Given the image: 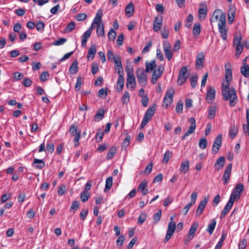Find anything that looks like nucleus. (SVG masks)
<instances>
[{"label": "nucleus", "mask_w": 249, "mask_h": 249, "mask_svg": "<svg viewBox=\"0 0 249 249\" xmlns=\"http://www.w3.org/2000/svg\"><path fill=\"white\" fill-rule=\"evenodd\" d=\"M216 21H218V29L220 36L223 40H226L228 36V30L226 25V15L220 9L215 10L211 18L212 23Z\"/></svg>", "instance_id": "obj_1"}, {"label": "nucleus", "mask_w": 249, "mask_h": 249, "mask_svg": "<svg viewBox=\"0 0 249 249\" xmlns=\"http://www.w3.org/2000/svg\"><path fill=\"white\" fill-rule=\"evenodd\" d=\"M222 95L224 100H229L231 107H234L238 100L235 89L231 87V89L222 90Z\"/></svg>", "instance_id": "obj_2"}, {"label": "nucleus", "mask_w": 249, "mask_h": 249, "mask_svg": "<svg viewBox=\"0 0 249 249\" xmlns=\"http://www.w3.org/2000/svg\"><path fill=\"white\" fill-rule=\"evenodd\" d=\"M125 71L127 75L126 88L131 91H133L136 87V81L134 75L133 69L126 68Z\"/></svg>", "instance_id": "obj_3"}, {"label": "nucleus", "mask_w": 249, "mask_h": 249, "mask_svg": "<svg viewBox=\"0 0 249 249\" xmlns=\"http://www.w3.org/2000/svg\"><path fill=\"white\" fill-rule=\"evenodd\" d=\"M146 72V71L142 68L137 69L136 71V74L138 82L142 87L145 86L147 83Z\"/></svg>", "instance_id": "obj_4"}, {"label": "nucleus", "mask_w": 249, "mask_h": 249, "mask_svg": "<svg viewBox=\"0 0 249 249\" xmlns=\"http://www.w3.org/2000/svg\"><path fill=\"white\" fill-rule=\"evenodd\" d=\"M174 93L175 90L173 88H169L166 90L163 101V106L166 108L170 107L173 103Z\"/></svg>", "instance_id": "obj_5"}, {"label": "nucleus", "mask_w": 249, "mask_h": 249, "mask_svg": "<svg viewBox=\"0 0 249 249\" xmlns=\"http://www.w3.org/2000/svg\"><path fill=\"white\" fill-rule=\"evenodd\" d=\"M175 217L174 216H171L170 217L171 222H170L168 225V228L167 231V233L166 236L164 239V242L165 243L167 242L169 240L172 236L175 229H176V223L173 221Z\"/></svg>", "instance_id": "obj_6"}, {"label": "nucleus", "mask_w": 249, "mask_h": 249, "mask_svg": "<svg viewBox=\"0 0 249 249\" xmlns=\"http://www.w3.org/2000/svg\"><path fill=\"white\" fill-rule=\"evenodd\" d=\"M155 111V107H149L145 112L144 117L142 120L141 124V128H143L151 120L152 116L154 115Z\"/></svg>", "instance_id": "obj_7"}, {"label": "nucleus", "mask_w": 249, "mask_h": 249, "mask_svg": "<svg viewBox=\"0 0 249 249\" xmlns=\"http://www.w3.org/2000/svg\"><path fill=\"white\" fill-rule=\"evenodd\" d=\"M233 45L236 49L235 55L239 57L243 49V45L241 44V36H240L234 37Z\"/></svg>", "instance_id": "obj_8"}, {"label": "nucleus", "mask_w": 249, "mask_h": 249, "mask_svg": "<svg viewBox=\"0 0 249 249\" xmlns=\"http://www.w3.org/2000/svg\"><path fill=\"white\" fill-rule=\"evenodd\" d=\"M70 133L72 136H75L73 141L74 142V145L77 147L79 145V141L81 136V132L77 131V126L72 124L69 130Z\"/></svg>", "instance_id": "obj_9"}, {"label": "nucleus", "mask_w": 249, "mask_h": 249, "mask_svg": "<svg viewBox=\"0 0 249 249\" xmlns=\"http://www.w3.org/2000/svg\"><path fill=\"white\" fill-rule=\"evenodd\" d=\"M164 70V67L162 65H159L157 69L154 70L152 75L151 83L153 84H155L159 78H160Z\"/></svg>", "instance_id": "obj_10"}, {"label": "nucleus", "mask_w": 249, "mask_h": 249, "mask_svg": "<svg viewBox=\"0 0 249 249\" xmlns=\"http://www.w3.org/2000/svg\"><path fill=\"white\" fill-rule=\"evenodd\" d=\"M189 122L191 124L190 126H189L188 130L185 133L183 136H182V139H185L186 137L189 136L195 133V130L196 129V120L194 118L191 117L188 120Z\"/></svg>", "instance_id": "obj_11"}, {"label": "nucleus", "mask_w": 249, "mask_h": 249, "mask_svg": "<svg viewBox=\"0 0 249 249\" xmlns=\"http://www.w3.org/2000/svg\"><path fill=\"white\" fill-rule=\"evenodd\" d=\"M163 49L166 58L168 60H170L173 56V51L169 41L165 40L163 42Z\"/></svg>", "instance_id": "obj_12"}, {"label": "nucleus", "mask_w": 249, "mask_h": 249, "mask_svg": "<svg viewBox=\"0 0 249 249\" xmlns=\"http://www.w3.org/2000/svg\"><path fill=\"white\" fill-rule=\"evenodd\" d=\"M222 137V134H219L217 136L214 140L212 147V152L214 154H215L218 152L221 146Z\"/></svg>", "instance_id": "obj_13"}, {"label": "nucleus", "mask_w": 249, "mask_h": 249, "mask_svg": "<svg viewBox=\"0 0 249 249\" xmlns=\"http://www.w3.org/2000/svg\"><path fill=\"white\" fill-rule=\"evenodd\" d=\"M198 223L195 222L193 223L188 233L187 238L185 240V243H187L188 242H189L191 241L194 237L196 232L198 228Z\"/></svg>", "instance_id": "obj_14"}, {"label": "nucleus", "mask_w": 249, "mask_h": 249, "mask_svg": "<svg viewBox=\"0 0 249 249\" xmlns=\"http://www.w3.org/2000/svg\"><path fill=\"white\" fill-rule=\"evenodd\" d=\"M163 18L162 16H157L154 18L153 24V30L155 32H158L162 25Z\"/></svg>", "instance_id": "obj_15"}, {"label": "nucleus", "mask_w": 249, "mask_h": 249, "mask_svg": "<svg viewBox=\"0 0 249 249\" xmlns=\"http://www.w3.org/2000/svg\"><path fill=\"white\" fill-rule=\"evenodd\" d=\"M115 69L119 76H123V68L121 58L119 56H118L115 60Z\"/></svg>", "instance_id": "obj_16"}, {"label": "nucleus", "mask_w": 249, "mask_h": 249, "mask_svg": "<svg viewBox=\"0 0 249 249\" xmlns=\"http://www.w3.org/2000/svg\"><path fill=\"white\" fill-rule=\"evenodd\" d=\"M92 29L93 27H89L81 36V45L82 47L86 46L87 42L91 35Z\"/></svg>", "instance_id": "obj_17"}, {"label": "nucleus", "mask_w": 249, "mask_h": 249, "mask_svg": "<svg viewBox=\"0 0 249 249\" xmlns=\"http://www.w3.org/2000/svg\"><path fill=\"white\" fill-rule=\"evenodd\" d=\"M208 198L205 197L203 200H202L198 204V207L196 211V215L197 216L200 215L203 212L204 210L207 202H208Z\"/></svg>", "instance_id": "obj_18"}, {"label": "nucleus", "mask_w": 249, "mask_h": 249, "mask_svg": "<svg viewBox=\"0 0 249 249\" xmlns=\"http://www.w3.org/2000/svg\"><path fill=\"white\" fill-rule=\"evenodd\" d=\"M204 61V55L201 53L197 55L196 58V68L197 69L201 70L203 67Z\"/></svg>", "instance_id": "obj_19"}, {"label": "nucleus", "mask_w": 249, "mask_h": 249, "mask_svg": "<svg viewBox=\"0 0 249 249\" xmlns=\"http://www.w3.org/2000/svg\"><path fill=\"white\" fill-rule=\"evenodd\" d=\"M231 168L232 164L230 163L226 167L224 171L223 179L224 180V183L225 184H227L229 182Z\"/></svg>", "instance_id": "obj_20"}, {"label": "nucleus", "mask_w": 249, "mask_h": 249, "mask_svg": "<svg viewBox=\"0 0 249 249\" xmlns=\"http://www.w3.org/2000/svg\"><path fill=\"white\" fill-rule=\"evenodd\" d=\"M96 53V46L95 44H91L89 47L88 54L87 59L88 60H92L93 59L95 56V54Z\"/></svg>", "instance_id": "obj_21"}, {"label": "nucleus", "mask_w": 249, "mask_h": 249, "mask_svg": "<svg viewBox=\"0 0 249 249\" xmlns=\"http://www.w3.org/2000/svg\"><path fill=\"white\" fill-rule=\"evenodd\" d=\"M225 162L224 157H220L216 161L214 164V168L216 171H219L224 166Z\"/></svg>", "instance_id": "obj_22"}, {"label": "nucleus", "mask_w": 249, "mask_h": 249, "mask_svg": "<svg viewBox=\"0 0 249 249\" xmlns=\"http://www.w3.org/2000/svg\"><path fill=\"white\" fill-rule=\"evenodd\" d=\"M231 65L230 63L227 62L225 64V80L231 81L232 79V71L231 70L229 67H230Z\"/></svg>", "instance_id": "obj_23"}, {"label": "nucleus", "mask_w": 249, "mask_h": 249, "mask_svg": "<svg viewBox=\"0 0 249 249\" xmlns=\"http://www.w3.org/2000/svg\"><path fill=\"white\" fill-rule=\"evenodd\" d=\"M146 69L145 71L146 72H150L154 70V69L157 67L156 60L153 59L150 62L146 61L145 63Z\"/></svg>", "instance_id": "obj_24"}, {"label": "nucleus", "mask_w": 249, "mask_h": 249, "mask_svg": "<svg viewBox=\"0 0 249 249\" xmlns=\"http://www.w3.org/2000/svg\"><path fill=\"white\" fill-rule=\"evenodd\" d=\"M147 183V181L145 180H144L141 182L138 187V191L142 192L143 196L146 195L148 192V189L146 188Z\"/></svg>", "instance_id": "obj_25"}, {"label": "nucleus", "mask_w": 249, "mask_h": 249, "mask_svg": "<svg viewBox=\"0 0 249 249\" xmlns=\"http://www.w3.org/2000/svg\"><path fill=\"white\" fill-rule=\"evenodd\" d=\"M124 86V76H119L117 82L116 90L117 92H121L123 91Z\"/></svg>", "instance_id": "obj_26"}, {"label": "nucleus", "mask_w": 249, "mask_h": 249, "mask_svg": "<svg viewBox=\"0 0 249 249\" xmlns=\"http://www.w3.org/2000/svg\"><path fill=\"white\" fill-rule=\"evenodd\" d=\"M215 90L214 88L210 87L207 90L206 96L207 99L213 101L215 98Z\"/></svg>", "instance_id": "obj_27"}, {"label": "nucleus", "mask_w": 249, "mask_h": 249, "mask_svg": "<svg viewBox=\"0 0 249 249\" xmlns=\"http://www.w3.org/2000/svg\"><path fill=\"white\" fill-rule=\"evenodd\" d=\"M125 15L129 17L132 16L134 13V6L132 2L127 5L125 8Z\"/></svg>", "instance_id": "obj_28"}, {"label": "nucleus", "mask_w": 249, "mask_h": 249, "mask_svg": "<svg viewBox=\"0 0 249 249\" xmlns=\"http://www.w3.org/2000/svg\"><path fill=\"white\" fill-rule=\"evenodd\" d=\"M32 164L33 167L38 169H41L45 166L44 161L37 159H35Z\"/></svg>", "instance_id": "obj_29"}, {"label": "nucleus", "mask_w": 249, "mask_h": 249, "mask_svg": "<svg viewBox=\"0 0 249 249\" xmlns=\"http://www.w3.org/2000/svg\"><path fill=\"white\" fill-rule=\"evenodd\" d=\"M189 169V162L188 160L183 161L181 162L180 171L183 174H186Z\"/></svg>", "instance_id": "obj_30"}, {"label": "nucleus", "mask_w": 249, "mask_h": 249, "mask_svg": "<svg viewBox=\"0 0 249 249\" xmlns=\"http://www.w3.org/2000/svg\"><path fill=\"white\" fill-rule=\"evenodd\" d=\"M233 204H231V202H228L226 206H225L224 209L221 212L220 217L221 219H222L225 217L226 214L229 212L230 210L231 209Z\"/></svg>", "instance_id": "obj_31"}, {"label": "nucleus", "mask_w": 249, "mask_h": 249, "mask_svg": "<svg viewBox=\"0 0 249 249\" xmlns=\"http://www.w3.org/2000/svg\"><path fill=\"white\" fill-rule=\"evenodd\" d=\"M69 72L70 74H75L78 72V62L77 60H74L69 68Z\"/></svg>", "instance_id": "obj_32"}, {"label": "nucleus", "mask_w": 249, "mask_h": 249, "mask_svg": "<svg viewBox=\"0 0 249 249\" xmlns=\"http://www.w3.org/2000/svg\"><path fill=\"white\" fill-rule=\"evenodd\" d=\"M238 132V129L234 124L231 126L229 129V136L231 139H233Z\"/></svg>", "instance_id": "obj_33"}, {"label": "nucleus", "mask_w": 249, "mask_h": 249, "mask_svg": "<svg viewBox=\"0 0 249 249\" xmlns=\"http://www.w3.org/2000/svg\"><path fill=\"white\" fill-rule=\"evenodd\" d=\"M241 72L246 77H249V66L246 64L241 67Z\"/></svg>", "instance_id": "obj_34"}, {"label": "nucleus", "mask_w": 249, "mask_h": 249, "mask_svg": "<svg viewBox=\"0 0 249 249\" xmlns=\"http://www.w3.org/2000/svg\"><path fill=\"white\" fill-rule=\"evenodd\" d=\"M200 31L201 26L200 23L198 22L195 23L193 29V35L196 36H198L200 34Z\"/></svg>", "instance_id": "obj_35"}, {"label": "nucleus", "mask_w": 249, "mask_h": 249, "mask_svg": "<svg viewBox=\"0 0 249 249\" xmlns=\"http://www.w3.org/2000/svg\"><path fill=\"white\" fill-rule=\"evenodd\" d=\"M243 184L242 183H239L234 187V192L238 195V198H239L240 196V194L243 191Z\"/></svg>", "instance_id": "obj_36"}, {"label": "nucleus", "mask_w": 249, "mask_h": 249, "mask_svg": "<svg viewBox=\"0 0 249 249\" xmlns=\"http://www.w3.org/2000/svg\"><path fill=\"white\" fill-rule=\"evenodd\" d=\"M216 107L215 106H211L209 108V113L208 117L210 119H213L214 118Z\"/></svg>", "instance_id": "obj_37"}, {"label": "nucleus", "mask_w": 249, "mask_h": 249, "mask_svg": "<svg viewBox=\"0 0 249 249\" xmlns=\"http://www.w3.org/2000/svg\"><path fill=\"white\" fill-rule=\"evenodd\" d=\"M207 9L204 8H200L198 11V18L200 20H203L206 17L207 14Z\"/></svg>", "instance_id": "obj_38"}, {"label": "nucleus", "mask_w": 249, "mask_h": 249, "mask_svg": "<svg viewBox=\"0 0 249 249\" xmlns=\"http://www.w3.org/2000/svg\"><path fill=\"white\" fill-rule=\"evenodd\" d=\"M113 183V178L112 177H110L107 178V179L106 180V185H105V192H106L109 190L112 185Z\"/></svg>", "instance_id": "obj_39"}, {"label": "nucleus", "mask_w": 249, "mask_h": 249, "mask_svg": "<svg viewBox=\"0 0 249 249\" xmlns=\"http://www.w3.org/2000/svg\"><path fill=\"white\" fill-rule=\"evenodd\" d=\"M216 222L214 219H213L212 222L209 224L208 228L206 231L210 234H212L213 232V231L215 229L216 226Z\"/></svg>", "instance_id": "obj_40"}, {"label": "nucleus", "mask_w": 249, "mask_h": 249, "mask_svg": "<svg viewBox=\"0 0 249 249\" xmlns=\"http://www.w3.org/2000/svg\"><path fill=\"white\" fill-rule=\"evenodd\" d=\"M96 33L97 36H103L105 35V30L104 25L102 24V25H98L97 26Z\"/></svg>", "instance_id": "obj_41"}, {"label": "nucleus", "mask_w": 249, "mask_h": 249, "mask_svg": "<svg viewBox=\"0 0 249 249\" xmlns=\"http://www.w3.org/2000/svg\"><path fill=\"white\" fill-rule=\"evenodd\" d=\"M116 149L115 147H111L108 150L107 155V160H110L112 158L114 155L116 153Z\"/></svg>", "instance_id": "obj_42"}, {"label": "nucleus", "mask_w": 249, "mask_h": 249, "mask_svg": "<svg viewBox=\"0 0 249 249\" xmlns=\"http://www.w3.org/2000/svg\"><path fill=\"white\" fill-rule=\"evenodd\" d=\"M235 18L234 10H230L228 13V21L230 24H232Z\"/></svg>", "instance_id": "obj_43"}, {"label": "nucleus", "mask_w": 249, "mask_h": 249, "mask_svg": "<svg viewBox=\"0 0 249 249\" xmlns=\"http://www.w3.org/2000/svg\"><path fill=\"white\" fill-rule=\"evenodd\" d=\"M122 102L123 104H127L129 101V94L127 91H125L122 98Z\"/></svg>", "instance_id": "obj_44"}, {"label": "nucleus", "mask_w": 249, "mask_h": 249, "mask_svg": "<svg viewBox=\"0 0 249 249\" xmlns=\"http://www.w3.org/2000/svg\"><path fill=\"white\" fill-rule=\"evenodd\" d=\"M190 83L193 88L196 87L197 83V76L196 75H192L190 77Z\"/></svg>", "instance_id": "obj_45"}, {"label": "nucleus", "mask_w": 249, "mask_h": 249, "mask_svg": "<svg viewBox=\"0 0 249 249\" xmlns=\"http://www.w3.org/2000/svg\"><path fill=\"white\" fill-rule=\"evenodd\" d=\"M66 190V186L65 184H62L59 186L57 190V193L59 196H62L65 194Z\"/></svg>", "instance_id": "obj_46"}, {"label": "nucleus", "mask_w": 249, "mask_h": 249, "mask_svg": "<svg viewBox=\"0 0 249 249\" xmlns=\"http://www.w3.org/2000/svg\"><path fill=\"white\" fill-rule=\"evenodd\" d=\"M107 36L109 40L113 41L116 36V33L113 29H111L108 33Z\"/></svg>", "instance_id": "obj_47"}, {"label": "nucleus", "mask_w": 249, "mask_h": 249, "mask_svg": "<svg viewBox=\"0 0 249 249\" xmlns=\"http://www.w3.org/2000/svg\"><path fill=\"white\" fill-rule=\"evenodd\" d=\"M171 156V153L169 151H167L165 152L163 155V158L162 159V163L164 164L167 163Z\"/></svg>", "instance_id": "obj_48"}, {"label": "nucleus", "mask_w": 249, "mask_h": 249, "mask_svg": "<svg viewBox=\"0 0 249 249\" xmlns=\"http://www.w3.org/2000/svg\"><path fill=\"white\" fill-rule=\"evenodd\" d=\"M207 144V140L206 138L201 139L199 140L198 145L200 148L204 149L206 148Z\"/></svg>", "instance_id": "obj_49"}, {"label": "nucleus", "mask_w": 249, "mask_h": 249, "mask_svg": "<svg viewBox=\"0 0 249 249\" xmlns=\"http://www.w3.org/2000/svg\"><path fill=\"white\" fill-rule=\"evenodd\" d=\"M161 214V211L159 210L154 215V224H156L160 220Z\"/></svg>", "instance_id": "obj_50"}, {"label": "nucleus", "mask_w": 249, "mask_h": 249, "mask_svg": "<svg viewBox=\"0 0 249 249\" xmlns=\"http://www.w3.org/2000/svg\"><path fill=\"white\" fill-rule=\"evenodd\" d=\"M36 27L38 31L42 32L44 30L45 25L43 21H39L36 23Z\"/></svg>", "instance_id": "obj_51"}, {"label": "nucleus", "mask_w": 249, "mask_h": 249, "mask_svg": "<svg viewBox=\"0 0 249 249\" xmlns=\"http://www.w3.org/2000/svg\"><path fill=\"white\" fill-rule=\"evenodd\" d=\"M104 115V111L103 110L101 111H98L94 117V120L96 122H99L101 120Z\"/></svg>", "instance_id": "obj_52"}, {"label": "nucleus", "mask_w": 249, "mask_h": 249, "mask_svg": "<svg viewBox=\"0 0 249 249\" xmlns=\"http://www.w3.org/2000/svg\"><path fill=\"white\" fill-rule=\"evenodd\" d=\"M187 77V76H183L179 74L178 79V84L179 85H183L186 82Z\"/></svg>", "instance_id": "obj_53"}, {"label": "nucleus", "mask_w": 249, "mask_h": 249, "mask_svg": "<svg viewBox=\"0 0 249 249\" xmlns=\"http://www.w3.org/2000/svg\"><path fill=\"white\" fill-rule=\"evenodd\" d=\"M67 41V39L64 38H60L56 40H55L54 42H53V44L54 46H59L63 45Z\"/></svg>", "instance_id": "obj_54"}, {"label": "nucleus", "mask_w": 249, "mask_h": 249, "mask_svg": "<svg viewBox=\"0 0 249 249\" xmlns=\"http://www.w3.org/2000/svg\"><path fill=\"white\" fill-rule=\"evenodd\" d=\"M146 215L144 213H141L138 219V223L139 224H142L145 220Z\"/></svg>", "instance_id": "obj_55"}, {"label": "nucleus", "mask_w": 249, "mask_h": 249, "mask_svg": "<svg viewBox=\"0 0 249 249\" xmlns=\"http://www.w3.org/2000/svg\"><path fill=\"white\" fill-rule=\"evenodd\" d=\"M183 103L181 101H179L176 107V111L178 113H181L182 112V109H183Z\"/></svg>", "instance_id": "obj_56"}, {"label": "nucleus", "mask_w": 249, "mask_h": 249, "mask_svg": "<svg viewBox=\"0 0 249 249\" xmlns=\"http://www.w3.org/2000/svg\"><path fill=\"white\" fill-rule=\"evenodd\" d=\"M87 15L85 13H80L78 14L75 16V19L78 21H82L86 19Z\"/></svg>", "instance_id": "obj_57"}, {"label": "nucleus", "mask_w": 249, "mask_h": 249, "mask_svg": "<svg viewBox=\"0 0 249 249\" xmlns=\"http://www.w3.org/2000/svg\"><path fill=\"white\" fill-rule=\"evenodd\" d=\"M75 27V24L74 22H71L66 27L65 31L66 32H70L73 30Z\"/></svg>", "instance_id": "obj_58"}, {"label": "nucleus", "mask_w": 249, "mask_h": 249, "mask_svg": "<svg viewBox=\"0 0 249 249\" xmlns=\"http://www.w3.org/2000/svg\"><path fill=\"white\" fill-rule=\"evenodd\" d=\"M80 197L83 202H86L88 200L89 197V194L88 192H83L81 194Z\"/></svg>", "instance_id": "obj_59"}, {"label": "nucleus", "mask_w": 249, "mask_h": 249, "mask_svg": "<svg viewBox=\"0 0 249 249\" xmlns=\"http://www.w3.org/2000/svg\"><path fill=\"white\" fill-rule=\"evenodd\" d=\"M82 83V78L80 77H77V81L75 86V89L76 91H79L80 89Z\"/></svg>", "instance_id": "obj_60"}, {"label": "nucleus", "mask_w": 249, "mask_h": 249, "mask_svg": "<svg viewBox=\"0 0 249 249\" xmlns=\"http://www.w3.org/2000/svg\"><path fill=\"white\" fill-rule=\"evenodd\" d=\"M49 75V73L48 71H44L40 75V80L41 81L44 82L47 80Z\"/></svg>", "instance_id": "obj_61"}, {"label": "nucleus", "mask_w": 249, "mask_h": 249, "mask_svg": "<svg viewBox=\"0 0 249 249\" xmlns=\"http://www.w3.org/2000/svg\"><path fill=\"white\" fill-rule=\"evenodd\" d=\"M124 235H120L116 240V244L118 246L121 247L124 241Z\"/></svg>", "instance_id": "obj_62"}, {"label": "nucleus", "mask_w": 249, "mask_h": 249, "mask_svg": "<svg viewBox=\"0 0 249 249\" xmlns=\"http://www.w3.org/2000/svg\"><path fill=\"white\" fill-rule=\"evenodd\" d=\"M230 80H225V82L222 84L221 89L226 90L231 89V87H230Z\"/></svg>", "instance_id": "obj_63"}, {"label": "nucleus", "mask_w": 249, "mask_h": 249, "mask_svg": "<svg viewBox=\"0 0 249 249\" xmlns=\"http://www.w3.org/2000/svg\"><path fill=\"white\" fill-rule=\"evenodd\" d=\"M247 240L246 239H242L238 244V249H245L247 245Z\"/></svg>", "instance_id": "obj_64"}]
</instances>
